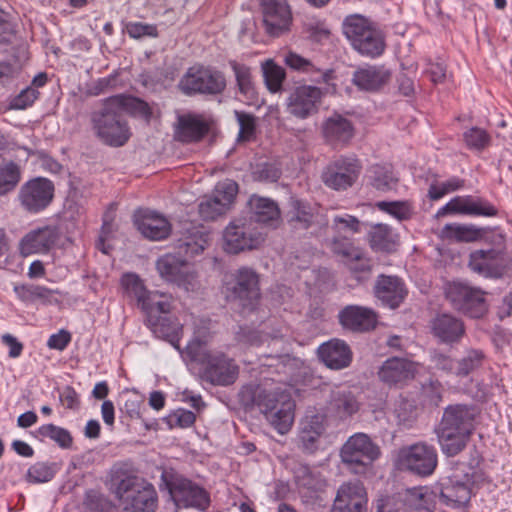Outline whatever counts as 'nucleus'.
<instances>
[{
    "mask_svg": "<svg viewBox=\"0 0 512 512\" xmlns=\"http://www.w3.org/2000/svg\"><path fill=\"white\" fill-rule=\"evenodd\" d=\"M209 233L193 230L177 241V252L166 253L156 261V270L167 283L185 291H193L197 285V273L188 259L201 254L208 245Z\"/></svg>",
    "mask_w": 512,
    "mask_h": 512,
    "instance_id": "1",
    "label": "nucleus"
},
{
    "mask_svg": "<svg viewBox=\"0 0 512 512\" xmlns=\"http://www.w3.org/2000/svg\"><path fill=\"white\" fill-rule=\"evenodd\" d=\"M481 419V410L474 404L456 403L444 408L436 429L443 454L454 457L468 445Z\"/></svg>",
    "mask_w": 512,
    "mask_h": 512,
    "instance_id": "2",
    "label": "nucleus"
},
{
    "mask_svg": "<svg viewBox=\"0 0 512 512\" xmlns=\"http://www.w3.org/2000/svg\"><path fill=\"white\" fill-rule=\"evenodd\" d=\"M242 393L243 397L249 395L251 403L259 408L279 434H286L291 429L296 405L288 390L280 387L268 390L257 386Z\"/></svg>",
    "mask_w": 512,
    "mask_h": 512,
    "instance_id": "3",
    "label": "nucleus"
},
{
    "mask_svg": "<svg viewBox=\"0 0 512 512\" xmlns=\"http://www.w3.org/2000/svg\"><path fill=\"white\" fill-rule=\"evenodd\" d=\"M343 33L352 47L363 56L376 58L385 51L384 32L361 15L348 16L343 22Z\"/></svg>",
    "mask_w": 512,
    "mask_h": 512,
    "instance_id": "4",
    "label": "nucleus"
},
{
    "mask_svg": "<svg viewBox=\"0 0 512 512\" xmlns=\"http://www.w3.org/2000/svg\"><path fill=\"white\" fill-rule=\"evenodd\" d=\"M495 245L488 249L474 250L469 255L468 267L485 278H502L512 268V257L506 252L503 233L486 236Z\"/></svg>",
    "mask_w": 512,
    "mask_h": 512,
    "instance_id": "5",
    "label": "nucleus"
},
{
    "mask_svg": "<svg viewBox=\"0 0 512 512\" xmlns=\"http://www.w3.org/2000/svg\"><path fill=\"white\" fill-rule=\"evenodd\" d=\"M91 124L100 141L111 147H122L131 137L127 121L108 98L101 109L91 114Z\"/></svg>",
    "mask_w": 512,
    "mask_h": 512,
    "instance_id": "6",
    "label": "nucleus"
},
{
    "mask_svg": "<svg viewBox=\"0 0 512 512\" xmlns=\"http://www.w3.org/2000/svg\"><path fill=\"white\" fill-rule=\"evenodd\" d=\"M199 365L200 378L213 386L233 385L240 373L236 360L223 351L211 350L192 360Z\"/></svg>",
    "mask_w": 512,
    "mask_h": 512,
    "instance_id": "7",
    "label": "nucleus"
},
{
    "mask_svg": "<svg viewBox=\"0 0 512 512\" xmlns=\"http://www.w3.org/2000/svg\"><path fill=\"white\" fill-rule=\"evenodd\" d=\"M227 82L222 71L203 65L189 67L178 83V88L186 96L222 94Z\"/></svg>",
    "mask_w": 512,
    "mask_h": 512,
    "instance_id": "8",
    "label": "nucleus"
},
{
    "mask_svg": "<svg viewBox=\"0 0 512 512\" xmlns=\"http://www.w3.org/2000/svg\"><path fill=\"white\" fill-rule=\"evenodd\" d=\"M227 300L237 301L244 309L254 310L260 300V276L250 267L243 266L224 282Z\"/></svg>",
    "mask_w": 512,
    "mask_h": 512,
    "instance_id": "9",
    "label": "nucleus"
},
{
    "mask_svg": "<svg viewBox=\"0 0 512 512\" xmlns=\"http://www.w3.org/2000/svg\"><path fill=\"white\" fill-rule=\"evenodd\" d=\"M361 172V161L355 155H341L323 168L320 177L327 188L342 192L357 182Z\"/></svg>",
    "mask_w": 512,
    "mask_h": 512,
    "instance_id": "10",
    "label": "nucleus"
},
{
    "mask_svg": "<svg viewBox=\"0 0 512 512\" xmlns=\"http://www.w3.org/2000/svg\"><path fill=\"white\" fill-rule=\"evenodd\" d=\"M224 250L238 254L247 250L258 249L265 241V235L252 221L236 219L231 221L223 232Z\"/></svg>",
    "mask_w": 512,
    "mask_h": 512,
    "instance_id": "11",
    "label": "nucleus"
},
{
    "mask_svg": "<svg viewBox=\"0 0 512 512\" xmlns=\"http://www.w3.org/2000/svg\"><path fill=\"white\" fill-rule=\"evenodd\" d=\"M381 452L371 438L365 433L351 435L340 450L343 463L349 465L356 473H362L379 458Z\"/></svg>",
    "mask_w": 512,
    "mask_h": 512,
    "instance_id": "12",
    "label": "nucleus"
},
{
    "mask_svg": "<svg viewBox=\"0 0 512 512\" xmlns=\"http://www.w3.org/2000/svg\"><path fill=\"white\" fill-rule=\"evenodd\" d=\"M166 484L177 507L195 508L201 511L209 508L210 494L198 483L183 476H173Z\"/></svg>",
    "mask_w": 512,
    "mask_h": 512,
    "instance_id": "13",
    "label": "nucleus"
},
{
    "mask_svg": "<svg viewBox=\"0 0 512 512\" xmlns=\"http://www.w3.org/2000/svg\"><path fill=\"white\" fill-rule=\"evenodd\" d=\"M396 464L401 470L428 476L434 472L437 466V452L431 445L413 444L398 451Z\"/></svg>",
    "mask_w": 512,
    "mask_h": 512,
    "instance_id": "14",
    "label": "nucleus"
},
{
    "mask_svg": "<svg viewBox=\"0 0 512 512\" xmlns=\"http://www.w3.org/2000/svg\"><path fill=\"white\" fill-rule=\"evenodd\" d=\"M447 215L493 218L499 215V209L485 197L463 195L451 198L437 210L435 217L442 218Z\"/></svg>",
    "mask_w": 512,
    "mask_h": 512,
    "instance_id": "15",
    "label": "nucleus"
},
{
    "mask_svg": "<svg viewBox=\"0 0 512 512\" xmlns=\"http://www.w3.org/2000/svg\"><path fill=\"white\" fill-rule=\"evenodd\" d=\"M54 191L55 187L51 180L37 177L21 186L18 199L25 211L38 214L51 204Z\"/></svg>",
    "mask_w": 512,
    "mask_h": 512,
    "instance_id": "16",
    "label": "nucleus"
},
{
    "mask_svg": "<svg viewBox=\"0 0 512 512\" xmlns=\"http://www.w3.org/2000/svg\"><path fill=\"white\" fill-rule=\"evenodd\" d=\"M447 297L455 309L471 318H480L487 310L484 293L460 282L449 286Z\"/></svg>",
    "mask_w": 512,
    "mask_h": 512,
    "instance_id": "17",
    "label": "nucleus"
},
{
    "mask_svg": "<svg viewBox=\"0 0 512 512\" xmlns=\"http://www.w3.org/2000/svg\"><path fill=\"white\" fill-rule=\"evenodd\" d=\"M285 65L300 74H304L310 82L316 84H326V92H336V85L332 83L335 79V71L333 69H324L313 60L303 57L302 55L288 51L283 58Z\"/></svg>",
    "mask_w": 512,
    "mask_h": 512,
    "instance_id": "18",
    "label": "nucleus"
},
{
    "mask_svg": "<svg viewBox=\"0 0 512 512\" xmlns=\"http://www.w3.org/2000/svg\"><path fill=\"white\" fill-rule=\"evenodd\" d=\"M324 93L314 85L296 86L287 99V110L298 119H306L318 112Z\"/></svg>",
    "mask_w": 512,
    "mask_h": 512,
    "instance_id": "19",
    "label": "nucleus"
},
{
    "mask_svg": "<svg viewBox=\"0 0 512 512\" xmlns=\"http://www.w3.org/2000/svg\"><path fill=\"white\" fill-rule=\"evenodd\" d=\"M261 11L267 34L277 37L289 30L292 13L285 0H261Z\"/></svg>",
    "mask_w": 512,
    "mask_h": 512,
    "instance_id": "20",
    "label": "nucleus"
},
{
    "mask_svg": "<svg viewBox=\"0 0 512 512\" xmlns=\"http://www.w3.org/2000/svg\"><path fill=\"white\" fill-rule=\"evenodd\" d=\"M361 403L348 388L331 390L325 405V415L339 422L350 420L360 410Z\"/></svg>",
    "mask_w": 512,
    "mask_h": 512,
    "instance_id": "21",
    "label": "nucleus"
},
{
    "mask_svg": "<svg viewBox=\"0 0 512 512\" xmlns=\"http://www.w3.org/2000/svg\"><path fill=\"white\" fill-rule=\"evenodd\" d=\"M110 489L115 497L123 504L129 496L134 494L147 480L138 476L126 465H114L109 473Z\"/></svg>",
    "mask_w": 512,
    "mask_h": 512,
    "instance_id": "22",
    "label": "nucleus"
},
{
    "mask_svg": "<svg viewBox=\"0 0 512 512\" xmlns=\"http://www.w3.org/2000/svg\"><path fill=\"white\" fill-rule=\"evenodd\" d=\"M133 218L138 231L147 239L159 241L167 238L171 233L170 222L155 211L138 209Z\"/></svg>",
    "mask_w": 512,
    "mask_h": 512,
    "instance_id": "23",
    "label": "nucleus"
},
{
    "mask_svg": "<svg viewBox=\"0 0 512 512\" xmlns=\"http://www.w3.org/2000/svg\"><path fill=\"white\" fill-rule=\"evenodd\" d=\"M374 294L384 306L395 309L403 303L408 290L400 277L381 274L376 280Z\"/></svg>",
    "mask_w": 512,
    "mask_h": 512,
    "instance_id": "24",
    "label": "nucleus"
},
{
    "mask_svg": "<svg viewBox=\"0 0 512 512\" xmlns=\"http://www.w3.org/2000/svg\"><path fill=\"white\" fill-rule=\"evenodd\" d=\"M59 232L55 226H44L31 230L20 241L22 255L47 253L56 243Z\"/></svg>",
    "mask_w": 512,
    "mask_h": 512,
    "instance_id": "25",
    "label": "nucleus"
},
{
    "mask_svg": "<svg viewBox=\"0 0 512 512\" xmlns=\"http://www.w3.org/2000/svg\"><path fill=\"white\" fill-rule=\"evenodd\" d=\"M228 65L234 74L239 100L247 105L258 104L259 94L251 67L237 60H229Z\"/></svg>",
    "mask_w": 512,
    "mask_h": 512,
    "instance_id": "26",
    "label": "nucleus"
},
{
    "mask_svg": "<svg viewBox=\"0 0 512 512\" xmlns=\"http://www.w3.org/2000/svg\"><path fill=\"white\" fill-rule=\"evenodd\" d=\"M145 324L155 337L167 341L177 351L183 352L180 347L183 337V325L177 317L164 314L146 319Z\"/></svg>",
    "mask_w": 512,
    "mask_h": 512,
    "instance_id": "27",
    "label": "nucleus"
},
{
    "mask_svg": "<svg viewBox=\"0 0 512 512\" xmlns=\"http://www.w3.org/2000/svg\"><path fill=\"white\" fill-rule=\"evenodd\" d=\"M415 373L414 363L399 357L388 358L378 370L379 379L390 387L405 384L414 378Z\"/></svg>",
    "mask_w": 512,
    "mask_h": 512,
    "instance_id": "28",
    "label": "nucleus"
},
{
    "mask_svg": "<svg viewBox=\"0 0 512 512\" xmlns=\"http://www.w3.org/2000/svg\"><path fill=\"white\" fill-rule=\"evenodd\" d=\"M322 133L326 142L337 148L346 146L352 140L355 129L349 119L335 113L324 121Z\"/></svg>",
    "mask_w": 512,
    "mask_h": 512,
    "instance_id": "29",
    "label": "nucleus"
},
{
    "mask_svg": "<svg viewBox=\"0 0 512 512\" xmlns=\"http://www.w3.org/2000/svg\"><path fill=\"white\" fill-rule=\"evenodd\" d=\"M319 359L332 370H341L352 362L349 345L340 339H331L318 347Z\"/></svg>",
    "mask_w": 512,
    "mask_h": 512,
    "instance_id": "30",
    "label": "nucleus"
},
{
    "mask_svg": "<svg viewBox=\"0 0 512 512\" xmlns=\"http://www.w3.org/2000/svg\"><path fill=\"white\" fill-rule=\"evenodd\" d=\"M366 242L374 252L391 253L396 250L398 234L385 223H370L365 225Z\"/></svg>",
    "mask_w": 512,
    "mask_h": 512,
    "instance_id": "31",
    "label": "nucleus"
},
{
    "mask_svg": "<svg viewBox=\"0 0 512 512\" xmlns=\"http://www.w3.org/2000/svg\"><path fill=\"white\" fill-rule=\"evenodd\" d=\"M440 501L452 509L465 508L471 498V488L467 482L451 476L440 483Z\"/></svg>",
    "mask_w": 512,
    "mask_h": 512,
    "instance_id": "32",
    "label": "nucleus"
},
{
    "mask_svg": "<svg viewBox=\"0 0 512 512\" xmlns=\"http://www.w3.org/2000/svg\"><path fill=\"white\" fill-rule=\"evenodd\" d=\"M339 320L343 327L352 331H369L377 323V315L373 309L349 305L339 312Z\"/></svg>",
    "mask_w": 512,
    "mask_h": 512,
    "instance_id": "33",
    "label": "nucleus"
},
{
    "mask_svg": "<svg viewBox=\"0 0 512 512\" xmlns=\"http://www.w3.org/2000/svg\"><path fill=\"white\" fill-rule=\"evenodd\" d=\"M432 333L441 342L452 344L460 341L465 333L464 323L461 319L450 315H438L432 322Z\"/></svg>",
    "mask_w": 512,
    "mask_h": 512,
    "instance_id": "34",
    "label": "nucleus"
},
{
    "mask_svg": "<svg viewBox=\"0 0 512 512\" xmlns=\"http://www.w3.org/2000/svg\"><path fill=\"white\" fill-rule=\"evenodd\" d=\"M391 77V72L381 66L359 68L353 73L352 82L360 90L375 92L381 89Z\"/></svg>",
    "mask_w": 512,
    "mask_h": 512,
    "instance_id": "35",
    "label": "nucleus"
},
{
    "mask_svg": "<svg viewBox=\"0 0 512 512\" xmlns=\"http://www.w3.org/2000/svg\"><path fill=\"white\" fill-rule=\"evenodd\" d=\"M248 205L254 222L272 225L280 219L278 204L270 198L252 195Z\"/></svg>",
    "mask_w": 512,
    "mask_h": 512,
    "instance_id": "36",
    "label": "nucleus"
},
{
    "mask_svg": "<svg viewBox=\"0 0 512 512\" xmlns=\"http://www.w3.org/2000/svg\"><path fill=\"white\" fill-rule=\"evenodd\" d=\"M157 492L150 482L142 485L134 494L129 496L124 503L127 512H154L157 508Z\"/></svg>",
    "mask_w": 512,
    "mask_h": 512,
    "instance_id": "37",
    "label": "nucleus"
},
{
    "mask_svg": "<svg viewBox=\"0 0 512 512\" xmlns=\"http://www.w3.org/2000/svg\"><path fill=\"white\" fill-rule=\"evenodd\" d=\"M210 130V124L201 115L188 114L179 117V136L184 142H197Z\"/></svg>",
    "mask_w": 512,
    "mask_h": 512,
    "instance_id": "38",
    "label": "nucleus"
},
{
    "mask_svg": "<svg viewBox=\"0 0 512 512\" xmlns=\"http://www.w3.org/2000/svg\"><path fill=\"white\" fill-rule=\"evenodd\" d=\"M334 502L367 511L366 489L360 481L345 482L338 488Z\"/></svg>",
    "mask_w": 512,
    "mask_h": 512,
    "instance_id": "39",
    "label": "nucleus"
},
{
    "mask_svg": "<svg viewBox=\"0 0 512 512\" xmlns=\"http://www.w3.org/2000/svg\"><path fill=\"white\" fill-rule=\"evenodd\" d=\"M325 431L326 422L323 415L314 414L309 416L299 432V441L302 447L309 452H313Z\"/></svg>",
    "mask_w": 512,
    "mask_h": 512,
    "instance_id": "40",
    "label": "nucleus"
},
{
    "mask_svg": "<svg viewBox=\"0 0 512 512\" xmlns=\"http://www.w3.org/2000/svg\"><path fill=\"white\" fill-rule=\"evenodd\" d=\"M410 512H433L436 505V493L426 487H412L404 492Z\"/></svg>",
    "mask_w": 512,
    "mask_h": 512,
    "instance_id": "41",
    "label": "nucleus"
},
{
    "mask_svg": "<svg viewBox=\"0 0 512 512\" xmlns=\"http://www.w3.org/2000/svg\"><path fill=\"white\" fill-rule=\"evenodd\" d=\"M483 230L473 224L448 223L441 229V237L455 242L471 243L482 238Z\"/></svg>",
    "mask_w": 512,
    "mask_h": 512,
    "instance_id": "42",
    "label": "nucleus"
},
{
    "mask_svg": "<svg viewBox=\"0 0 512 512\" xmlns=\"http://www.w3.org/2000/svg\"><path fill=\"white\" fill-rule=\"evenodd\" d=\"M296 485L308 491H319L326 486V481L321 473L306 464L299 463L293 468Z\"/></svg>",
    "mask_w": 512,
    "mask_h": 512,
    "instance_id": "43",
    "label": "nucleus"
},
{
    "mask_svg": "<svg viewBox=\"0 0 512 512\" xmlns=\"http://www.w3.org/2000/svg\"><path fill=\"white\" fill-rule=\"evenodd\" d=\"M172 304L173 298L171 295L159 291H150L139 307L144 312L146 319H151V317L170 314Z\"/></svg>",
    "mask_w": 512,
    "mask_h": 512,
    "instance_id": "44",
    "label": "nucleus"
},
{
    "mask_svg": "<svg viewBox=\"0 0 512 512\" xmlns=\"http://www.w3.org/2000/svg\"><path fill=\"white\" fill-rule=\"evenodd\" d=\"M108 100L120 113H122V111H126L133 116H140L143 118H149L151 115L149 105L140 98L120 94L108 97Z\"/></svg>",
    "mask_w": 512,
    "mask_h": 512,
    "instance_id": "45",
    "label": "nucleus"
},
{
    "mask_svg": "<svg viewBox=\"0 0 512 512\" xmlns=\"http://www.w3.org/2000/svg\"><path fill=\"white\" fill-rule=\"evenodd\" d=\"M369 183L378 191H389L395 187L398 178L394 173L392 165L376 164L368 171Z\"/></svg>",
    "mask_w": 512,
    "mask_h": 512,
    "instance_id": "46",
    "label": "nucleus"
},
{
    "mask_svg": "<svg viewBox=\"0 0 512 512\" xmlns=\"http://www.w3.org/2000/svg\"><path fill=\"white\" fill-rule=\"evenodd\" d=\"M13 291L17 299L25 305H31L37 301L48 303L53 292L46 286L37 284H17L14 285Z\"/></svg>",
    "mask_w": 512,
    "mask_h": 512,
    "instance_id": "47",
    "label": "nucleus"
},
{
    "mask_svg": "<svg viewBox=\"0 0 512 512\" xmlns=\"http://www.w3.org/2000/svg\"><path fill=\"white\" fill-rule=\"evenodd\" d=\"M329 247L332 253L340 257L345 263L351 262V259H359L362 249L355 245L352 238L337 234H334L331 238Z\"/></svg>",
    "mask_w": 512,
    "mask_h": 512,
    "instance_id": "48",
    "label": "nucleus"
},
{
    "mask_svg": "<svg viewBox=\"0 0 512 512\" xmlns=\"http://www.w3.org/2000/svg\"><path fill=\"white\" fill-rule=\"evenodd\" d=\"M211 337V332L207 327H196L192 339L185 347L184 353L191 361L198 359L199 356L210 351L209 349H206V345L210 341Z\"/></svg>",
    "mask_w": 512,
    "mask_h": 512,
    "instance_id": "49",
    "label": "nucleus"
},
{
    "mask_svg": "<svg viewBox=\"0 0 512 512\" xmlns=\"http://www.w3.org/2000/svg\"><path fill=\"white\" fill-rule=\"evenodd\" d=\"M37 433L42 438L54 441L62 449H69L73 444V437L69 430L52 423L41 425Z\"/></svg>",
    "mask_w": 512,
    "mask_h": 512,
    "instance_id": "50",
    "label": "nucleus"
},
{
    "mask_svg": "<svg viewBox=\"0 0 512 512\" xmlns=\"http://www.w3.org/2000/svg\"><path fill=\"white\" fill-rule=\"evenodd\" d=\"M121 286L128 297L134 298L140 306L150 292L142 279L135 273H126L121 278Z\"/></svg>",
    "mask_w": 512,
    "mask_h": 512,
    "instance_id": "51",
    "label": "nucleus"
},
{
    "mask_svg": "<svg viewBox=\"0 0 512 512\" xmlns=\"http://www.w3.org/2000/svg\"><path fill=\"white\" fill-rule=\"evenodd\" d=\"M366 223L360 221L356 216L344 213L333 217L331 229L337 235H343L346 232L359 234L365 230Z\"/></svg>",
    "mask_w": 512,
    "mask_h": 512,
    "instance_id": "52",
    "label": "nucleus"
},
{
    "mask_svg": "<svg viewBox=\"0 0 512 512\" xmlns=\"http://www.w3.org/2000/svg\"><path fill=\"white\" fill-rule=\"evenodd\" d=\"M262 70L268 90L272 93L280 91L286 78L284 68L275 64L273 60H268L262 65Z\"/></svg>",
    "mask_w": 512,
    "mask_h": 512,
    "instance_id": "53",
    "label": "nucleus"
},
{
    "mask_svg": "<svg viewBox=\"0 0 512 512\" xmlns=\"http://www.w3.org/2000/svg\"><path fill=\"white\" fill-rule=\"evenodd\" d=\"M485 354L480 349H468L465 355L458 361L455 375L466 377L471 372L482 366Z\"/></svg>",
    "mask_w": 512,
    "mask_h": 512,
    "instance_id": "54",
    "label": "nucleus"
},
{
    "mask_svg": "<svg viewBox=\"0 0 512 512\" xmlns=\"http://www.w3.org/2000/svg\"><path fill=\"white\" fill-rule=\"evenodd\" d=\"M21 179V171L18 164L10 161L0 167V196L4 195L18 185Z\"/></svg>",
    "mask_w": 512,
    "mask_h": 512,
    "instance_id": "55",
    "label": "nucleus"
},
{
    "mask_svg": "<svg viewBox=\"0 0 512 512\" xmlns=\"http://www.w3.org/2000/svg\"><path fill=\"white\" fill-rule=\"evenodd\" d=\"M466 147L473 151H483L491 143L489 133L480 127H471L463 133Z\"/></svg>",
    "mask_w": 512,
    "mask_h": 512,
    "instance_id": "56",
    "label": "nucleus"
},
{
    "mask_svg": "<svg viewBox=\"0 0 512 512\" xmlns=\"http://www.w3.org/2000/svg\"><path fill=\"white\" fill-rule=\"evenodd\" d=\"M56 474L55 464L37 462L31 465L26 473L28 483L38 484L51 481Z\"/></svg>",
    "mask_w": 512,
    "mask_h": 512,
    "instance_id": "57",
    "label": "nucleus"
},
{
    "mask_svg": "<svg viewBox=\"0 0 512 512\" xmlns=\"http://www.w3.org/2000/svg\"><path fill=\"white\" fill-rule=\"evenodd\" d=\"M377 207L399 221L408 220L413 215V207L408 201H380Z\"/></svg>",
    "mask_w": 512,
    "mask_h": 512,
    "instance_id": "58",
    "label": "nucleus"
},
{
    "mask_svg": "<svg viewBox=\"0 0 512 512\" xmlns=\"http://www.w3.org/2000/svg\"><path fill=\"white\" fill-rule=\"evenodd\" d=\"M237 193L238 184L234 180L225 179L217 183L212 197L228 209L236 198Z\"/></svg>",
    "mask_w": 512,
    "mask_h": 512,
    "instance_id": "59",
    "label": "nucleus"
},
{
    "mask_svg": "<svg viewBox=\"0 0 512 512\" xmlns=\"http://www.w3.org/2000/svg\"><path fill=\"white\" fill-rule=\"evenodd\" d=\"M235 118L239 124L238 141H250L256 132V118L245 111H234Z\"/></svg>",
    "mask_w": 512,
    "mask_h": 512,
    "instance_id": "60",
    "label": "nucleus"
},
{
    "mask_svg": "<svg viewBox=\"0 0 512 512\" xmlns=\"http://www.w3.org/2000/svg\"><path fill=\"white\" fill-rule=\"evenodd\" d=\"M376 512H410L405 494L382 496L377 500Z\"/></svg>",
    "mask_w": 512,
    "mask_h": 512,
    "instance_id": "61",
    "label": "nucleus"
},
{
    "mask_svg": "<svg viewBox=\"0 0 512 512\" xmlns=\"http://www.w3.org/2000/svg\"><path fill=\"white\" fill-rule=\"evenodd\" d=\"M39 90L32 86H27L22 89L17 95L11 98L9 107L14 110H24L31 107L34 102L39 98Z\"/></svg>",
    "mask_w": 512,
    "mask_h": 512,
    "instance_id": "62",
    "label": "nucleus"
},
{
    "mask_svg": "<svg viewBox=\"0 0 512 512\" xmlns=\"http://www.w3.org/2000/svg\"><path fill=\"white\" fill-rule=\"evenodd\" d=\"M293 217L292 220L298 222L300 226L307 229L314 222L315 215L311 206L301 200L292 202Z\"/></svg>",
    "mask_w": 512,
    "mask_h": 512,
    "instance_id": "63",
    "label": "nucleus"
},
{
    "mask_svg": "<svg viewBox=\"0 0 512 512\" xmlns=\"http://www.w3.org/2000/svg\"><path fill=\"white\" fill-rule=\"evenodd\" d=\"M110 502L100 493L89 490L83 500L84 512H109Z\"/></svg>",
    "mask_w": 512,
    "mask_h": 512,
    "instance_id": "64",
    "label": "nucleus"
}]
</instances>
